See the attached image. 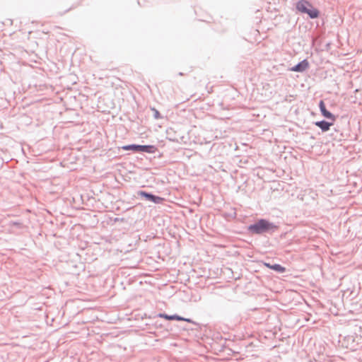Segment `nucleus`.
<instances>
[{"mask_svg":"<svg viewBox=\"0 0 362 362\" xmlns=\"http://www.w3.org/2000/svg\"><path fill=\"white\" fill-rule=\"evenodd\" d=\"M121 149L123 151H132L134 153L144 152L148 153H154L158 150L157 147L154 145H141L136 144L122 146Z\"/></svg>","mask_w":362,"mask_h":362,"instance_id":"7ed1b4c3","label":"nucleus"},{"mask_svg":"<svg viewBox=\"0 0 362 362\" xmlns=\"http://www.w3.org/2000/svg\"><path fill=\"white\" fill-rule=\"evenodd\" d=\"M226 217H230L232 218H236V216H237V214H236V211H235V209H232V212L230 213H228V214H226L225 215Z\"/></svg>","mask_w":362,"mask_h":362,"instance_id":"dca6fc26","label":"nucleus"},{"mask_svg":"<svg viewBox=\"0 0 362 362\" xmlns=\"http://www.w3.org/2000/svg\"><path fill=\"white\" fill-rule=\"evenodd\" d=\"M212 90V88H210L209 90H208V93H211Z\"/></svg>","mask_w":362,"mask_h":362,"instance_id":"6ab92c4d","label":"nucleus"},{"mask_svg":"<svg viewBox=\"0 0 362 362\" xmlns=\"http://www.w3.org/2000/svg\"><path fill=\"white\" fill-rule=\"evenodd\" d=\"M184 138H185L184 136L177 137V136H174L167 137V139L169 141L176 142V143H180L181 141H183Z\"/></svg>","mask_w":362,"mask_h":362,"instance_id":"4468645a","label":"nucleus"},{"mask_svg":"<svg viewBox=\"0 0 362 362\" xmlns=\"http://www.w3.org/2000/svg\"><path fill=\"white\" fill-rule=\"evenodd\" d=\"M319 109L320 111L321 115L327 119L331 120L332 122H334L337 116L334 115L333 113H332L330 111H329L327 107L325 102L322 100H320L319 102Z\"/></svg>","mask_w":362,"mask_h":362,"instance_id":"423d86ee","label":"nucleus"},{"mask_svg":"<svg viewBox=\"0 0 362 362\" xmlns=\"http://www.w3.org/2000/svg\"><path fill=\"white\" fill-rule=\"evenodd\" d=\"M212 90V88H210L209 90H208V93H211Z\"/></svg>","mask_w":362,"mask_h":362,"instance_id":"412c9836","label":"nucleus"},{"mask_svg":"<svg viewBox=\"0 0 362 362\" xmlns=\"http://www.w3.org/2000/svg\"><path fill=\"white\" fill-rule=\"evenodd\" d=\"M115 221H119V219L117 218H116Z\"/></svg>","mask_w":362,"mask_h":362,"instance_id":"4be33fe9","label":"nucleus"},{"mask_svg":"<svg viewBox=\"0 0 362 362\" xmlns=\"http://www.w3.org/2000/svg\"><path fill=\"white\" fill-rule=\"evenodd\" d=\"M264 265L267 268L270 269L279 274H283L286 270V267H284L282 265H281L280 264H277V263H272L270 262H264Z\"/></svg>","mask_w":362,"mask_h":362,"instance_id":"9d476101","label":"nucleus"},{"mask_svg":"<svg viewBox=\"0 0 362 362\" xmlns=\"http://www.w3.org/2000/svg\"><path fill=\"white\" fill-rule=\"evenodd\" d=\"M181 318H182V319H180V321H185V322H189V323H192V324H194V325H197V326H198V327H200V325H199V323H197V322H194V321L193 320H192L191 318H187V317H182V316H181Z\"/></svg>","mask_w":362,"mask_h":362,"instance_id":"2eb2a0df","label":"nucleus"},{"mask_svg":"<svg viewBox=\"0 0 362 362\" xmlns=\"http://www.w3.org/2000/svg\"><path fill=\"white\" fill-rule=\"evenodd\" d=\"M151 110L153 112V116L154 119H159L163 118L160 112L157 109H156L155 107H152Z\"/></svg>","mask_w":362,"mask_h":362,"instance_id":"ddd939ff","label":"nucleus"},{"mask_svg":"<svg viewBox=\"0 0 362 362\" xmlns=\"http://www.w3.org/2000/svg\"><path fill=\"white\" fill-rule=\"evenodd\" d=\"M279 229L274 223L266 218H259L247 227V231L251 235L273 234Z\"/></svg>","mask_w":362,"mask_h":362,"instance_id":"f257e3e1","label":"nucleus"},{"mask_svg":"<svg viewBox=\"0 0 362 362\" xmlns=\"http://www.w3.org/2000/svg\"><path fill=\"white\" fill-rule=\"evenodd\" d=\"M137 195L145 201L151 202L156 204H162L165 201V198L144 190H139Z\"/></svg>","mask_w":362,"mask_h":362,"instance_id":"39448f33","label":"nucleus"},{"mask_svg":"<svg viewBox=\"0 0 362 362\" xmlns=\"http://www.w3.org/2000/svg\"><path fill=\"white\" fill-rule=\"evenodd\" d=\"M309 62L307 59H304L299 62L298 64L290 68V70L293 72L302 73L309 68Z\"/></svg>","mask_w":362,"mask_h":362,"instance_id":"6e6552de","label":"nucleus"},{"mask_svg":"<svg viewBox=\"0 0 362 362\" xmlns=\"http://www.w3.org/2000/svg\"><path fill=\"white\" fill-rule=\"evenodd\" d=\"M358 339H361V337L356 334L344 336L341 341L342 346L351 350H356L359 346Z\"/></svg>","mask_w":362,"mask_h":362,"instance_id":"20e7f679","label":"nucleus"},{"mask_svg":"<svg viewBox=\"0 0 362 362\" xmlns=\"http://www.w3.org/2000/svg\"><path fill=\"white\" fill-rule=\"evenodd\" d=\"M313 124L316 127H319L322 132H325L330 129V127L334 124V122L331 120L322 119L314 122Z\"/></svg>","mask_w":362,"mask_h":362,"instance_id":"1a4fd4ad","label":"nucleus"},{"mask_svg":"<svg viewBox=\"0 0 362 362\" xmlns=\"http://www.w3.org/2000/svg\"><path fill=\"white\" fill-rule=\"evenodd\" d=\"M212 90V88H210L209 90H208V93H211Z\"/></svg>","mask_w":362,"mask_h":362,"instance_id":"aec40b11","label":"nucleus"},{"mask_svg":"<svg viewBox=\"0 0 362 362\" xmlns=\"http://www.w3.org/2000/svg\"><path fill=\"white\" fill-rule=\"evenodd\" d=\"M296 7L301 13L307 14L310 19L317 18L320 16V11L314 8L310 1H297Z\"/></svg>","mask_w":362,"mask_h":362,"instance_id":"f03ea898","label":"nucleus"},{"mask_svg":"<svg viewBox=\"0 0 362 362\" xmlns=\"http://www.w3.org/2000/svg\"><path fill=\"white\" fill-rule=\"evenodd\" d=\"M13 226H19L21 225V223L15 221V222L13 223Z\"/></svg>","mask_w":362,"mask_h":362,"instance_id":"f3484780","label":"nucleus"},{"mask_svg":"<svg viewBox=\"0 0 362 362\" xmlns=\"http://www.w3.org/2000/svg\"><path fill=\"white\" fill-rule=\"evenodd\" d=\"M156 316L154 317V321L151 324H147L148 325H151L155 329H161L164 327V325L160 323L158 320H156Z\"/></svg>","mask_w":362,"mask_h":362,"instance_id":"f8f14e48","label":"nucleus"},{"mask_svg":"<svg viewBox=\"0 0 362 362\" xmlns=\"http://www.w3.org/2000/svg\"><path fill=\"white\" fill-rule=\"evenodd\" d=\"M178 75H179V76H183V75H184V74H183L182 72H179V73H178Z\"/></svg>","mask_w":362,"mask_h":362,"instance_id":"a211bd4d","label":"nucleus"},{"mask_svg":"<svg viewBox=\"0 0 362 362\" xmlns=\"http://www.w3.org/2000/svg\"><path fill=\"white\" fill-rule=\"evenodd\" d=\"M156 317L164 318L166 320H177L180 321L181 316L177 314L168 315L164 313H160L156 315Z\"/></svg>","mask_w":362,"mask_h":362,"instance_id":"9b49d317","label":"nucleus"},{"mask_svg":"<svg viewBox=\"0 0 362 362\" xmlns=\"http://www.w3.org/2000/svg\"><path fill=\"white\" fill-rule=\"evenodd\" d=\"M64 3L65 1H61L60 4H58L55 6V11L54 12V14L62 16L75 7V6L74 5H65Z\"/></svg>","mask_w":362,"mask_h":362,"instance_id":"0eeeda50","label":"nucleus"}]
</instances>
